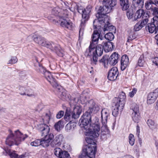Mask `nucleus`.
<instances>
[{
  "mask_svg": "<svg viewBox=\"0 0 158 158\" xmlns=\"http://www.w3.org/2000/svg\"><path fill=\"white\" fill-rule=\"evenodd\" d=\"M89 109L82 115L79 120V124L81 127H83L86 131L91 130L94 129L91 126L92 124H97L99 128H101L99 119L95 118L92 120L91 114L95 113L98 112L100 109V106L96 103L92 99L89 100L87 103Z\"/></svg>",
  "mask_w": 158,
  "mask_h": 158,
  "instance_id": "nucleus-1",
  "label": "nucleus"
},
{
  "mask_svg": "<svg viewBox=\"0 0 158 158\" xmlns=\"http://www.w3.org/2000/svg\"><path fill=\"white\" fill-rule=\"evenodd\" d=\"M37 129L40 132L42 136L44 137L40 140V145L44 147H48L50 143L54 138L53 134H48L50 128L48 125L45 124H40L37 126Z\"/></svg>",
  "mask_w": 158,
  "mask_h": 158,
  "instance_id": "nucleus-2",
  "label": "nucleus"
},
{
  "mask_svg": "<svg viewBox=\"0 0 158 158\" xmlns=\"http://www.w3.org/2000/svg\"><path fill=\"white\" fill-rule=\"evenodd\" d=\"M8 131L10 134L6 139V144L9 146H11L14 144L18 145L27 137V135L24 136L18 130L15 131L14 134L12 133V131L10 129H9Z\"/></svg>",
  "mask_w": 158,
  "mask_h": 158,
  "instance_id": "nucleus-3",
  "label": "nucleus"
},
{
  "mask_svg": "<svg viewBox=\"0 0 158 158\" xmlns=\"http://www.w3.org/2000/svg\"><path fill=\"white\" fill-rule=\"evenodd\" d=\"M36 62L34 64L35 69L38 73L43 74L45 78L49 81L53 87H56L57 83L55 79L53 77L51 72L46 70V69L35 58Z\"/></svg>",
  "mask_w": 158,
  "mask_h": 158,
  "instance_id": "nucleus-4",
  "label": "nucleus"
},
{
  "mask_svg": "<svg viewBox=\"0 0 158 158\" xmlns=\"http://www.w3.org/2000/svg\"><path fill=\"white\" fill-rule=\"evenodd\" d=\"M111 10H109L108 7H107L105 5L103 6H100L98 10V13L96 14V16L97 19H95L93 21L94 29L97 28V24L95 23L97 22L99 23L103 22V21L108 22L109 20V17L106 15L108 13H110Z\"/></svg>",
  "mask_w": 158,
  "mask_h": 158,
  "instance_id": "nucleus-5",
  "label": "nucleus"
},
{
  "mask_svg": "<svg viewBox=\"0 0 158 158\" xmlns=\"http://www.w3.org/2000/svg\"><path fill=\"white\" fill-rule=\"evenodd\" d=\"M75 8L77 9L79 13L82 14V19L81 20V27L79 31V33H80L81 31H83L86 22L88 20L89 18L90 13L92 9V6L89 5L85 8H84L83 7L81 6H79L76 5Z\"/></svg>",
  "mask_w": 158,
  "mask_h": 158,
  "instance_id": "nucleus-6",
  "label": "nucleus"
},
{
  "mask_svg": "<svg viewBox=\"0 0 158 158\" xmlns=\"http://www.w3.org/2000/svg\"><path fill=\"white\" fill-rule=\"evenodd\" d=\"M150 16L149 11L144 10L143 9H139L137 10L135 13L132 20L133 21H136L138 19L142 17V20L139 22L143 27L148 23Z\"/></svg>",
  "mask_w": 158,
  "mask_h": 158,
  "instance_id": "nucleus-7",
  "label": "nucleus"
},
{
  "mask_svg": "<svg viewBox=\"0 0 158 158\" xmlns=\"http://www.w3.org/2000/svg\"><path fill=\"white\" fill-rule=\"evenodd\" d=\"M96 151V146L85 145L83 147L82 153L79 158H94Z\"/></svg>",
  "mask_w": 158,
  "mask_h": 158,
  "instance_id": "nucleus-8",
  "label": "nucleus"
},
{
  "mask_svg": "<svg viewBox=\"0 0 158 158\" xmlns=\"http://www.w3.org/2000/svg\"><path fill=\"white\" fill-rule=\"evenodd\" d=\"M91 126L94 128V129L88 131L91 133V135L85 138V140L88 144L96 146V140L95 138L99 136L101 128H99L97 124H93Z\"/></svg>",
  "mask_w": 158,
  "mask_h": 158,
  "instance_id": "nucleus-9",
  "label": "nucleus"
},
{
  "mask_svg": "<svg viewBox=\"0 0 158 158\" xmlns=\"http://www.w3.org/2000/svg\"><path fill=\"white\" fill-rule=\"evenodd\" d=\"M53 22L57 25L60 24V25L63 27H66L69 29H71L72 27L73 23L68 19H64V17H61L59 18L58 20L55 19L52 20Z\"/></svg>",
  "mask_w": 158,
  "mask_h": 158,
  "instance_id": "nucleus-10",
  "label": "nucleus"
},
{
  "mask_svg": "<svg viewBox=\"0 0 158 158\" xmlns=\"http://www.w3.org/2000/svg\"><path fill=\"white\" fill-rule=\"evenodd\" d=\"M98 27H99L98 30L94 31L91 37L92 40L90 43L91 44V46H92V44L96 46L98 42L99 39L101 40H102L103 39V38L102 36H100L101 34V30L103 29L102 27H101V26Z\"/></svg>",
  "mask_w": 158,
  "mask_h": 158,
  "instance_id": "nucleus-11",
  "label": "nucleus"
},
{
  "mask_svg": "<svg viewBox=\"0 0 158 158\" xmlns=\"http://www.w3.org/2000/svg\"><path fill=\"white\" fill-rule=\"evenodd\" d=\"M92 46H91V44H90L88 48L87 49L85 52V55L87 57L92 56V62L94 64H96L98 62V58H97L95 54L94 49L96 46L93 44Z\"/></svg>",
  "mask_w": 158,
  "mask_h": 158,
  "instance_id": "nucleus-12",
  "label": "nucleus"
},
{
  "mask_svg": "<svg viewBox=\"0 0 158 158\" xmlns=\"http://www.w3.org/2000/svg\"><path fill=\"white\" fill-rule=\"evenodd\" d=\"M48 48L55 52L57 55L60 57H63L64 55V51L61 49L60 45L51 42H50Z\"/></svg>",
  "mask_w": 158,
  "mask_h": 158,
  "instance_id": "nucleus-13",
  "label": "nucleus"
},
{
  "mask_svg": "<svg viewBox=\"0 0 158 158\" xmlns=\"http://www.w3.org/2000/svg\"><path fill=\"white\" fill-rule=\"evenodd\" d=\"M131 108L132 111L131 116L133 121L135 123H138L140 118L138 106L134 103Z\"/></svg>",
  "mask_w": 158,
  "mask_h": 158,
  "instance_id": "nucleus-14",
  "label": "nucleus"
},
{
  "mask_svg": "<svg viewBox=\"0 0 158 158\" xmlns=\"http://www.w3.org/2000/svg\"><path fill=\"white\" fill-rule=\"evenodd\" d=\"M54 87L56 88V90L57 92V94L59 98L64 101L69 100L70 95L67 93L66 90L62 88H60L58 84L56 87Z\"/></svg>",
  "mask_w": 158,
  "mask_h": 158,
  "instance_id": "nucleus-15",
  "label": "nucleus"
},
{
  "mask_svg": "<svg viewBox=\"0 0 158 158\" xmlns=\"http://www.w3.org/2000/svg\"><path fill=\"white\" fill-rule=\"evenodd\" d=\"M32 39L36 43L39 44L48 48L50 42L47 41L43 37L40 36H37L34 35L32 36Z\"/></svg>",
  "mask_w": 158,
  "mask_h": 158,
  "instance_id": "nucleus-16",
  "label": "nucleus"
},
{
  "mask_svg": "<svg viewBox=\"0 0 158 158\" xmlns=\"http://www.w3.org/2000/svg\"><path fill=\"white\" fill-rule=\"evenodd\" d=\"M54 153L59 158H71L68 152L63 151L59 148H55L54 150Z\"/></svg>",
  "mask_w": 158,
  "mask_h": 158,
  "instance_id": "nucleus-17",
  "label": "nucleus"
},
{
  "mask_svg": "<svg viewBox=\"0 0 158 158\" xmlns=\"http://www.w3.org/2000/svg\"><path fill=\"white\" fill-rule=\"evenodd\" d=\"M118 75V69L116 67H113L108 73L107 78L110 81L115 80Z\"/></svg>",
  "mask_w": 158,
  "mask_h": 158,
  "instance_id": "nucleus-18",
  "label": "nucleus"
},
{
  "mask_svg": "<svg viewBox=\"0 0 158 158\" xmlns=\"http://www.w3.org/2000/svg\"><path fill=\"white\" fill-rule=\"evenodd\" d=\"M64 138L63 135L60 134L56 135L54 139L51 142L50 145L52 147H56L60 145Z\"/></svg>",
  "mask_w": 158,
  "mask_h": 158,
  "instance_id": "nucleus-19",
  "label": "nucleus"
},
{
  "mask_svg": "<svg viewBox=\"0 0 158 158\" xmlns=\"http://www.w3.org/2000/svg\"><path fill=\"white\" fill-rule=\"evenodd\" d=\"M120 56L118 53L114 52L112 53L108 59V61L107 62V64L114 66L118 62V58Z\"/></svg>",
  "mask_w": 158,
  "mask_h": 158,
  "instance_id": "nucleus-20",
  "label": "nucleus"
},
{
  "mask_svg": "<svg viewBox=\"0 0 158 158\" xmlns=\"http://www.w3.org/2000/svg\"><path fill=\"white\" fill-rule=\"evenodd\" d=\"M129 62L128 56L124 54L122 56L120 60L121 69L124 70L129 65Z\"/></svg>",
  "mask_w": 158,
  "mask_h": 158,
  "instance_id": "nucleus-21",
  "label": "nucleus"
},
{
  "mask_svg": "<svg viewBox=\"0 0 158 158\" xmlns=\"http://www.w3.org/2000/svg\"><path fill=\"white\" fill-rule=\"evenodd\" d=\"M100 2L111 10L112 7L116 5L117 0H100Z\"/></svg>",
  "mask_w": 158,
  "mask_h": 158,
  "instance_id": "nucleus-22",
  "label": "nucleus"
},
{
  "mask_svg": "<svg viewBox=\"0 0 158 158\" xmlns=\"http://www.w3.org/2000/svg\"><path fill=\"white\" fill-rule=\"evenodd\" d=\"M82 111V107L81 106H77L74 107L72 112V118L74 119L78 118Z\"/></svg>",
  "mask_w": 158,
  "mask_h": 158,
  "instance_id": "nucleus-23",
  "label": "nucleus"
},
{
  "mask_svg": "<svg viewBox=\"0 0 158 158\" xmlns=\"http://www.w3.org/2000/svg\"><path fill=\"white\" fill-rule=\"evenodd\" d=\"M152 23H148L147 26H146V29L147 31L151 33H154L156 31V26L157 25V23L158 21L153 20Z\"/></svg>",
  "mask_w": 158,
  "mask_h": 158,
  "instance_id": "nucleus-24",
  "label": "nucleus"
},
{
  "mask_svg": "<svg viewBox=\"0 0 158 158\" xmlns=\"http://www.w3.org/2000/svg\"><path fill=\"white\" fill-rule=\"evenodd\" d=\"M102 45L103 48L106 52H109L112 51L115 48L114 44L111 42L109 41L107 42L103 41Z\"/></svg>",
  "mask_w": 158,
  "mask_h": 158,
  "instance_id": "nucleus-25",
  "label": "nucleus"
},
{
  "mask_svg": "<svg viewBox=\"0 0 158 158\" xmlns=\"http://www.w3.org/2000/svg\"><path fill=\"white\" fill-rule=\"evenodd\" d=\"M126 98V96L125 93L123 92L120 93L118 97V98H117V102L116 103H118L120 105L121 108L124 107L125 103V99Z\"/></svg>",
  "mask_w": 158,
  "mask_h": 158,
  "instance_id": "nucleus-26",
  "label": "nucleus"
},
{
  "mask_svg": "<svg viewBox=\"0 0 158 158\" xmlns=\"http://www.w3.org/2000/svg\"><path fill=\"white\" fill-rule=\"evenodd\" d=\"M109 116V110L106 109H102L101 111L102 122H103L104 124L107 123L108 118Z\"/></svg>",
  "mask_w": 158,
  "mask_h": 158,
  "instance_id": "nucleus-27",
  "label": "nucleus"
},
{
  "mask_svg": "<svg viewBox=\"0 0 158 158\" xmlns=\"http://www.w3.org/2000/svg\"><path fill=\"white\" fill-rule=\"evenodd\" d=\"M109 19L108 21V22H106V21H104V22L99 23L100 24L103 25H104V28L103 29V31H112L114 29H115V27L114 26L112 25L109 23Z\"/></svg>",
  "mask_w": 158,
  "mask_h": 158,
  "instance_id": "nucleus-28",
  "label": "nucleus"
},
{
  "mask_svg": "<svg viewBox=\"0 0 158 158\" xmlns=\"http://www.w3.org/2000/svg\"><path fill=\"white\" fill-rule=\"evenodd\" d=\"M103 46L102 44L96 45L95 48V52L97 58L98 59V57L102 55L103 53Z\"/></svg>",
  "mask_w": 158,
  "mask_h": 158,
  "instance_id": "nucleus-29",
  "label": "nucleus"
},
{
  "mask_svg": "<svg viewBox=\"0 0 158 158\" xmlns=\"http://www.w3.org/2000/svg\"><path fill=\"white\" fill-rule=\"evenodd\" d=\"M157 97V94H155L153 92L149 93L148 95L147 98V102L148 104H151L154 103Z\"/></svg>",
  "mask_w": 158,
  "mask_h": 158,
  "instance_id": "nucleus-30",
  "label": "nucleus"
},
{
  "mask_svg": "<svg viewBox=\"0 0 158 158\" xmlns=\"http://www.w3.org/2000/svg\"><path fill=\"white\" fill-rule=\"evenodd\" d=\"M42 119L45 124L48 123L49 121L51 118V114L50 111H48L47 112H44L42 114Z\"/></svg>",
  "mask_w": 158,
  "mask_h": 158,
  "instance_id": "nucleus-31",
  "label": "nucleus"
},
{
  "mask_svg": "<svg viewBox=\"0 0 158 158\" xmlns=\"http://www.w3.org/2000/svg\"><path fill=\"white\" fill-rule=\"evenodd\" d=\"M119 3L123 10H126L129 7L130 4L128 0H119Z\"/></svg>",
  "mask_w": 158,
  "mask_h": 158,
  "instance_id": "nucleus-32",
  "label": "nucleus"
},
{
  "mask_svg": "<svg viewBox=\"0 0 158 158\" xmlns=\"http://www.w3.org/2000/svg\"><path fill=\"white\" fill-rule=\"evenodd\" d=\"M120 105L116 103L115 105V107L112 111V114L115 117H117L118 114V111L120 110L121 111H122L123 107L121 108L120 106Z\"/></svg>",
  "mask_w": 158,
  "mask_h": 158,
  "instance_id": "nucleus-33",
  "label": "nucleus"
},
{
  "mask_svg": "<svg viewBox=\"0 0 158 158\" xmlns=\"http://www.w3.org/2000/svg\"><path fill=\"white\" fill-rule=\"evenodd\" d=\"M133 6L135 8H138V10L141 9L144 5L143 0H133Z\"/></svg>",
  "mask_w": 158,
  "mask_h": 158,
  "instance_id": "nucleus-34",
  "label": "nucleus"
},
{
  "mask_svg": "<svg viewBox=\"0 0 158 158\" xmlns=\"http://www.w3.org/2000/svg\"><path fill=\"white\" fill-rule=\"evenodd\" d=\"M76 123L70 121L65 126V129L67 131L73 130L76 125Z\"/></svg>",
  "mask_w": 158,
  "mask_h": 158,
  "instance_id": "nucleus-35",
  "label": "nucleus"
},
{
  "mask_svg": "<svg viewBox=\"0 0 158 158\" xmlns=\"http://www.w3.org/2000/svg\"><path fill=\"white\" fill-rule=\"evenodd\" d=\"M64 126V121L61 120L56 123L54 125V127L55 129L57 131H60Z\"/></svg>",
  "mask_w": 158,
  "mask_h": 158,
  "instance_id": "nucleus-36",
  "label": "nucleus"
},
{
  "mask_svg": "<svg viewBox=\"0 0 158 158\" xmlns=\"http://www.w3.org/2000/svg\"><path fill=\"white\" fill-rule=\"evenodd\" d=\"M155 5L154 3L151 0L147 1L145 3V7L147 10H152L154 7L153 5Z\"/></svg>",
  "mask_w": 158,
  "mask_h": 158,
  "instance_id": "nucleus-37",
  "label": "nucleus"
},
{
  "mask_svg": "<svg viewBox=\"0 0 158 158\" xmlns=\"http://www.w3.org/2000/svg\"><path fill=\"white\" fill-rule=\"evenodd\" d=\"M78 101L79 98H73V99L72 98L70 99L69 104L71 108H73V109L74 107L77 106H78V105H77Z\"/></svg>",
  "mask_w": 158,
  "mask_h": 158,
  "instance_id": "nucleus-38",
  "label": "nucleus"
},
{
  "mask_svg": "<svg viewBox=\"0 0 158 158\" xmlns=\"http://www.w3.org/2000/svg\"><path fill=\"white\" fill-rule=\"evenodd\" d=\"M108 56L106 55L103 56L102 59L99 60L98 61V62L100 63H102L104 67H106V64L107 65H108L107 64V62H108Z\"/></svg>",
  "mask_w": 158,
  "mask_h": 158,
  "instance_id": "nucleus-39",
  "label": "nucleus"
},
{
  "mask_svg": "<svg viewBox=\"0 0 158 158\" xmlns=\"http://www.w3.org/2000/svg\"><path fill=\"white\" fill-rule=\"evenodd\" d=\"M102 126L101 127V132H103V133H106L108 135H109L110 132L106 125V123H105V124L103 123V122H102Z\"/></svg>",
  "mask_w": 158,
  "mask_h": 158,
  "instance_id": "nucleus-40",
  "label": "nucleus"
},
{
  "mask_svg": "<svg viewBox=\"0 0 158 158\" xmlns=\"http://www.w3.org/2000/svg\"><path fill=\"white\" fill-rule=\"evenodd\" d=\"M152 11H153V15L154 16L153 18V20L158 21V8L154 7Z\"/></svg>",
  "mask_w": 158,
  "mask_h": 158,
  "instance_id": "nucleus-41",
  "label": "nucleus"
},
{
  "mask_svg": "<svg viewBox=\"0 0 158 158\" xmlns=\"http://www.w3.org/2000/svg\"><path fill=\"white\" fill-rule=\"evenodd\" d=\"M9 156L11 158H24L25 157L24 155L19 156L15 151L10 153Z\"/></svg>",
  "mask_w": 158,
  "mask_h": 158,
  "instance_id": "nucleus-42",
  "label": "nucleus"
},
{
  "mask_svg": "<svg viewBox=\"0 0 158 158\" xmlns=\"http://www.w3.org/2000/svg\"><path fill=\"white\" fill-rule=\"evenodd\" d=\"M60 8L58 7H56L53 8L52 11V15L59 17V18L60 17Z\"/></svg>",
  "mask_w": 158,
  "mask_h": 158,
  "instance_id": "nucleus-43",
  "label": "nucleus"
},
{
  "mask_svg": "<svg viewBox=\"0 0 158 158\" xmlns=\"http://www.w3.org/2000/svg\"><path fill=\"white\" fill-rule=\"evenodd\" d=\"M105 38L109 41L113 40L114 38V36L112 32H109L106 34L104 35Z\"/></svg>",
  "mask_w": 158,
  "mask_h": 158,
  "instance_id": "nucleus-44",
  "label": "nucleus"
},
{
  "mask_svg": "<svg viewBox=\"0 0 158 158\" xmlns=\"http://www.w3.org/2000/svg\"><path fill=\"white\" fill-rule=\"evenodd\" d=\"M145 60L143 55H141L139 58L138 61V64L139 66H143L144 64Z\"/></svg>",
  "mask_w": 158,
  "mask_h": 158,
  "instance_id": "nucleus-45",
  "label": "nucleus"
},
{
  "mask_svg": "<svg viewBox=\"0 0 158 158\" xmlns=\"http://www.w3.org/2000/svg\"><path fill=\"white\" fill-rule=\"evenodd\" d=\"M26 91V95L30 97H32L34 96L33 91L30 89H27Z\"/></svg>",
  "mask_w": 158,
  "mask_h": 158,
  "instance_id": "nucleus-46",
  "label": "nucleus"
},
{
  "mask_svg": "<svg viewBox=\"0 0 158 158\" xmlns=\"http://www.w3.org/2000/svg\"><path fill=\"white\" fill-rule=\"evenodd\" d=\"M129 143L131 146H133L135 143V139L134 135L130 134L129 136Z\"/></svg>",
  "mask_w": 158,
  "mask_h": 158,
  "instance_id": "nucleus-47",
  "label": "nucleus"
},
{
  "mask_svg": "<svg viewBox=\"0 0 158 158\" xmlns=\"http://www.w3.org/2000/svg\"><path fill=\"white\" fill-rule=\"evenodd\" d=\"M18 61V59L16 56H11V59L8 61L7 64H12L16 63Z\"/></svg>",
  "mask_w": 158,
  "mask_h": 158,
  "instance_id": "nucleus-48",
  "label": "nucleus"
},
{
  "mask_svg": "<svg viewBox=\"0 0 158 158\" xmlns=\"http://www.w3.org/2000/svg\"><path fill=\"white\" fill-rule=\"evenodd\" d=\"M40 144V140L39 139L36 140L31 143V145L35 147L41 145Z\"/></svg>",
  "mask_w": 158,
  "mask_h": 158,
  "instance_id": "nucleus-49",
  "label": "nucleus"
},
{
  "mask_svg": "<svg viewBox=\"0 0 158 158\" xmlns=\"http://www.w3.org/2000/svg\"><path fill=\"white\" fill-rule=\"evenodd\" d=\"M143 27L140 24L139 22L137 23L134 26V30L135 31H138L142 29Z\"/></svg>",
  "mask_w": 158,
  "mask_h": 158,
  "instance_id": "nucleus-50",
  "label": "nucleus"
},
{
  "mask_svg": "<svg viewBox=\"0 0 158 158\" xmlns=\"http://www.w3.org/2000/svg\"><path fill=\"white\" fill-rule=\"evenodd\" d=\"M19 90L20 91V92L19 93V94L22 95H26V89L23 86H20L19 88Z\"/></svg>",
  "mask_w": 158,
  "mask_h": 158,
  "instance_id": "nucleus-51",
  "label": "nucleus"
},
{
  "mask_svg": "<svg viewBox=\"0 0 158 158\" xmlns=\"http://www.w3.org/2000/svg\"><path fill=\"white\" fill-rule=\"evenodd\" d=\"M110 136V134L108 135L106 133H103V132H101V138L103 140H106L108 137Z\"/></svg>",
  "mask_w": 158,
  "mask_h": 158,
  "instance_id": "nucleus-52",
  "label": "nucleus"
},
{
  "mask_svg": "<svg viewBox=\"0 0 158 158\" xmlns=\"http://www.w3.org/2000/svg\"><path fill=\"white\" fill-rule=\"evenodd\" d=\"M147 123L148 126L150 128H153V127L154 126L155 124V123L154 121L151 119H148L147 122Z\"/></svg>",
  "mask_w": 158,
  "mask_h": 158,
  "instance_id": "nucleus-53",
  "label": "nucleus"
},
{
  "mask_svg": "<svg viewBox=\"0 0 158 158\" xmlns=\"http://www.w3.org/2000/svg\"><path fill=\"white\" fill-rule=\"evenodd\" d=\"M137 90L135 88H134L132 89L131 91L130 92L129 94V96L131 98H132L134 96L135 94L137 92Z\"/></svg>",
  "mask_w": 158,
  "mask_h": 158,
  "instance_id": "nucleus-54",
  "label": "nucleus"
},
{
  "mask_svg": "<svg viewBox=\"0 0 158 158\" xmlns=\"http://www.w3.org/2000/svg\"><path fill=\"white\" fill-rule=\"evenodd\" d=\"M64 112L62 110L59 111L56 114V117L58 119H60L62 118L64 115Z\"/></svg>",
  "mask_w": 158,
  "mask_h": 158,
  "instance_id": "nucleus-55",
  "label": "nucleus"
},
{
  "mask_svg": "<svg viewBox=\"0 0 158 158\" xmlns=\"http://www.w3.org/2000/svg\"><path fill=\"white\" fill-rule=\"evenodd\" d=\"M71 115L70 114L68 113L67 110L65 112V114L64 116V119L66 122L69 121V119L70 118Z\"/></svg>",
  "mask_w": 158,
  "mask_h": 158,
  "instance_id": "nucleus-56",
  "label": "nucleus"
},
{
  "mask_svg": "<svg viewBox=\"0 0 158 158\" xmlns=\"http://www.w3.org/2000/svg\"><path fill=\"white\" fill-rule=\"evenodd\" d=\"M134 39L135 37L133 36V34L131 33H129L127 37V42H130Z\"/></svg>",
  "mask_w": 158,
  "mask_h": 158,
  "instance_id": "nucleus-57",
  "label": "nucleus"
},
{
  "mask_svg": "<svg viewBox=\"0 0 158 158\" xmlns=\"http://www.w3.org/2000/svg\"><path fill=\"white\" fill-rule=\"evenodd\" d=\"M152 62L156 66H158V57L154 58L152 60Z\"/></svg>",
  "mask_w": 158,
  "mask_h": 158,
  "instance_id": "nucleus-58",
  "label": "nucleus"
},
{
  "mask_svg": "<svg viewBox=\"0 0 158 158\" xmlns=\"http://www.w3.org/2000/svg\"><path fill=\"white\" fill-rule=\"evenodd\" d=\"M140 131V127L139 125H137L136 127V135L138 137H139Z\"/></svg>",
  "mask_w": 158,
  "mask_h": 158,
  "instance_id": "nucleus-59",
  "label": "nucleus"
},
{
  "mask_svg": "<svg viewBox=\"0 0 158 158\" xmlns=\"http://www.w3.org/2000/svg\"><path fill=\"white\" fill-rule=\"evenodd\" d=\"M37 109L38 110H41L43 108V105L42 104H39L37 106Z\"/></svg>",
  "mask_w": 158,
  "mask_h": 158,
  "instance_id": "nucleus-60",
  "label": "nucleus"
},
{
  "mask_svg": "<svg viewBox=\"0 0 158 158\" xmlns=\"http://www.w3.org/2000/svg\"><path fill=\"white\" fill-rule=\"evenodd\" d=\"M127 17H128L129 19H131L132 17L133 14H132L130 13L129 12H127Z\"/></svg>",
  "mask_w": 158,
  "mask_h": 158,
  "instance_id": "nucleus-61",
  "label": "nucleus"
},
{
  "mask_svg": "<svg viewBox=\"0 0 158 158\" xmlns=\"http://www.w3.org/2000/svg\"><path fill=\"white\" fill-rule=\"evenodd\" d=\"M155 39L156 40V43L158 45V34L155 36Z\"/></svg>",
  "mask_w": 158,
  "mask_h": 158,
  "instance_id": "nucleus-62",
  "label": "nucleus"
},
{
  "mask_svg": "<svg viewBox=\"0 0 158 158\" xmlns=\"http://www.w3.org/2000/svg\"><path fill=\"white\" fill-rule=\"evenodd\" d=\"M155 94H157V96H158V88L155 89L154 92H153Z\"/></svg>",
  "mask_w": 158,
  "mask_h": 158,
  "instance_id": "nucleus-63",
  "label": "nucleus"
},
{
  "mask_svg": "<svg viewBox=\"0 0 158 158\" xmlns=\"http://www.w3.org/2000/svg\"><path fill=\"white\" fill-rule=\"evenodd\" d=\"M154 3L155 5L157 6V4H158V0H155Z\"/></svg>",
  "mask_w": 158,
  "mask_h": 158,
  "instance_id": "nucleus-64",
  "label": "nucleus"
}]
</instances>
